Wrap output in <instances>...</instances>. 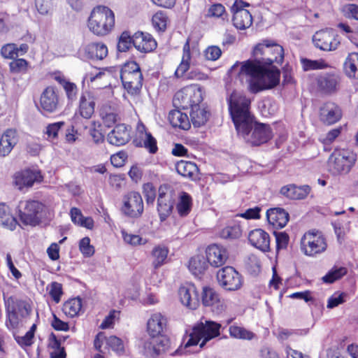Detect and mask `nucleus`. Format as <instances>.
Instances as JSON below:
<instances>
[{"instance_id": "f257e3e1", "label": "nucleus", "mask_w": 358, "mask_h": 358, "mask_svg": "<svg viewBox=\"0 0 358 358\" xmlns=\"http://www.w3.org/2000/svg\"><path fill=\"white\" fill-rule=\"evenodd\" d=\"M284 57L282 45L264 39L253 48L251 57L241 63L238 77L249 76L248 90L252 94L273 89L280 81V70L275 64L281 65Z\"/></svg>"}, {"instance_id": "f03ea898", "label": "nucleus", "mask_w": 358, "mask_h": 358, "mask_svg": "<svg viewBox=\"0 0 358 358\" xmlns=\"http://www.w3.org/2000/svg\"><path fill=\"white\" fill-rule=\"evenodd\" d=\"M229 112L237 132L248 136L252 128L254 115L250 111L251 100L246 95L234 91L227 99Z\"/></svg>"}, {"instance_id": "7ed1b4c3", "label": "nucleus", "mask_w": 358, "mask_h": 358, "mask_svg": "<svg viewBox=\"0 0 358 358\" xmlns=\"http://www.w3.org/2000/svg\"><path fill=\"white\" fill-rule=\"evenodd\" d=\"M115 15L108 6L99 5L91 11L87 20L89 30L95 36L103 37L114 29Z\"/></svg>"}, {"instance_id": "20e7f679", "label": "nucleus", "mask_w": 358, "mask_h": 358, "mask_svg": "<svg viewBox=\"0 0 358 358\" xmlns=\"http://www.w3.org/2000/svg\"><path fill=\"white\" fill-rule=\"evenodd\" d=\"M221 327L220 323L212 320L197 322L193 326L185 347L196 346L199 344L200 348H203L209 341L220 335Z\"/></svg>"}, {"instance_id": "39448f33", "label": "nucleus", "mask_w": 358, "mask_h": 358, "mask_svg": "<svg viewBox=\"0 0 358 358\" xmlns=\"http://www.w3.org/2000/svg\"><path fill=\"white\" fill-rule=\"evenodd\" d=\"M357 159V155L352 150L336 148L328 159L329 171L333 175L347 174L354 167Z\"/></svg>"}, {"instance_id": "423d86ee", "label": "nucleus", "mask_w": 358, "mask_h": 358, "mask_svg": "<svg viewBox=\"0 0 358 358\" xmlns=\"http://www.w3.org/2000/svg\"><path fill=\"white\" fill-rule=\"evenodd\" d=\"M47 207L43 202L27 199L21 201L17 206L18 216L24 225L36 227L41 224L46 215Z\"/></svg>"}, {"instance_id": "0eeeda50", "label": "nucleus", "mask_w": 358, "mask_h": 358, "mask_svg": "<svg viewBox=\"0 0 358 358\" xmlns=\"http://www.w3.org/2000/svg\"><path fill=\"white\" fill-rule=\"evenodd\" d=\"M6 327L8 329H17L22 320L28 317L31 312L30 304L25 300L10 296L5 301Z\"/></svg>"}, {"instance_id": "6e6552de", "label": "nucleus", "mask_w": 358, "mask_h": 358, "mask_svg": "<svg viewBox=\"0 0 358 358\" xmlns=\"http://www.w3.org/2000/svg\"><path fill=\"white\" fill-rule=\"evenodd\" d=\"M120 79L124 88L131 96L141 94L143 76L139 64L135 61L126 62L120 71Z\"/></svg>"}, {"instance_id": "1a4fd4ad", "label": "nucleus", "mask_w": 358, "mask_h": 358, "mask_svg": "<svg viewBox=\"0 0 358 358\" xmlns=\"http://www.w3.org/2000/svg\"><path fill=\"white\" fill-rule=\"evenodd\" d=\"M341 83L339 73L335 71L320 72L314 76L312 87L317 94L330 96L339 92Z\"/></svg>"}, {"instance_id": "9d476101", "label": "nucleus", "mask_w": 358, "mask_h": 358, "mask_svg": "<svg viewBox=\"0 0 358 358\" xmlns=\"http://www.w3.org/2000/svg\"><path fill=\"white\" fill-rule=\"evenodd\" d=\"M327 248V239L319 230H308L301 238L300 250L306 256L315 257L323 253Z\"/></svg>"}, {"instance_id": "9b49d317", "label": "nucleus", "mask_w": 358, "mask_h": 358, "mask_svg": "<svg viewBox=\"0 0 358 358\" xmlns=\"http://www.w3.org/2000/svg\"><path fill=\"white\" fill-rule=\"evenodd\" d=\"M203 99L201 87L197 85H190L176 93L173 97V104L176 107L183 110L192 109L200 106Z\"/></svg>"}, {"instance_id": "f8f14e48", "label": "nucleus", "mask_w": 358, "mask_h": 358, "mask_svg": "<svg viewBox=\"0 0 358 358\" xmlns=\"http://www.w3.org/2000/svg\"><path fill=\"white\" fill-rule=\"evenodd\" d=\"M120 210L127 217L140 218L144 213V202L141 193L136 190H130L123 194Z\"/></svg>"}, {"instance_id": "ddd939ff", "label": "nucleus", "mask_w": 358, "mask_h": 358, "mask_svg": "<svg viewBox=\"0 0 358 358\" xmlns=\"http://www.w3.org/2000/svg\"><path fill=\"white\" fill-rule=\"evenodd\" d=\"M217 280L221 287L230 292L239 290L244 282L243 275L230 266H224L217 271Z\"/></svg>"}, {"instance_id": "4468645a", "label": "nucleus", "mask_w": 358, "mask_h": 358, "mask_svg": "<svg viewBox=\"0 0 358 358\" xmlns=\"http://www.w3.org/2000/svg\"><path fill=\"white\" fill-rule=\"evenodd\" d=\"M342 117V108L333 101H326L319 108L318 119L324 126H332L340 122Z\"/></svg>"}, {"instance_id": "2eb2a0df", "label": "nucleus", "mask_w": 358, "mask_h": 358, "mask_svg": "<svg viewBox=\"0 0 358 358\" xmlns=\"http://www.w3.org/2000/svg\"><path fill=\"white\" fill-rule=\"evenodd\" d=\"M174 205L173 191L166 184L158 188L157 211L161 221L166 220L172 213Z\"/></svg>"}, {"instance_id": "dca6fc26", "label": "nucleus", "mask_w": 358, "mask_h": 358, "mask_svg": "<svg viewBox=\"0 0 358 358\" xmlns=\"http://www.w3.org/2000/svg\"><path fill=\"white\" fill-rule=\"evenodd\" d=\"M250 3L243 0H235L231 10L233 13L232 22L234 26L239 30H245L252 24V16L245 7H249Z\"/></svg>"}, {"instance_id": "f3484780", "label": "nucleus", "mask_w": 358, "mask_h": 358, "mask_svg": "<svg viewBox=\"0 0 358 358\" xmlns=\"http://www.w3.org/2000/svg\"><path fill=\"white\" fill-rule=\"evenodd\" d=\"M314 45L323 51H334L341 44V40L338 34L332 29H321L315 32L313 36Z\"/></svg>"}, {"instance_id": "a211bd4d", "label": "nucleus", "mask_w": 358, "mask_h": 358, "mask_svg": "<svg viewBox=\"0 0 358 358\" xmlns=\"http://www.w3.org/2000/svg\"><path fill=\"white\" fill-rule=\"evenodd\" d=\"M39 104L41 109L46 114L57 112L61 106L60 97L58 90L55 86H48L42 92Z\"/></svg>"}, {"instance_id": "6ab92c4d", "label": "nucleus", "mask_w": 358, "mask_h": 358, "mask_svg": "<svg viewBox=\"0 0 358 358\" xmlns=\"http://www.w3.org/2000/svg\"><path fill=\"white\" fill-rule=\"evenodd\" d=\"M178 296L180 303L189 309L196 310L199 306L200 294L194 283L181 284L178 290Z\"/></svg>"}, {"instance_id": "aec40b11", "label": "nucleus", "mask_w": 358, "mask_h": 358, "mask_svg": "<svg viewBox=\"0 0 358 358\" xmlns=\"http://www.w3.org/2000/svg\"><path fill=\"white\" fill-rule=\"evenodd\" d=\"M43 180V176L40 171L27 169L18 171L13 176V184L18 189L31 187L35 182L40 183Z\"/></svg>"}, {"instance_id": "412c9836", "label": "nucleus", "mask_w": 358, "mask_h": 358, "mask_svg": "<svg viewBox=\"0 0 358 358\" xmlns=\"http://www.w3.org/2000/svg\"><path fill=\"white\" fill-rule=\"evenodd\" d=\"M251 135L248 141L252 146H259L269 141L273 137V130L268 124L253 122Z\"/></svg>"}, {"instance_id": "4be33fe9", "label": "nucleus", "mask_w": 358, "mask_h": 358, "mask_svg": "<svg viewBox=\"0 0 358 358\" xmlns=\"http://www.w3.org/2000/svg\"><path fill=\"white\" fill-rule=\"evenodd\" d=\"M134 141L136 146L145 148L150 154H155L158 151L157 140L142 122L137 125V134Z\"/></svg>"}, {"instance_id": "5701e85b", "label": "nucleus", "mask_w": 358, "mask_h": 358, "mask_svg": "<svg viewBox=\"0 0 358 358\" xmlns=\"http://www.w3.org/2000/svg\"><path fill=\"white\" fill-rule=\"evenodd\" d=\"M97 99L98 96L94 92L90 91L82 92L79 99L77 113L84 119H90L94 113Z\"/></svg>"}, {"instance_id": "b1692460", "label": "nucleus", "mask_w": 358, "mask_h": 358, "mask_svg": "<svg viewBox=\"0 0 358 358\" xmlns=\"http://www.w3.org/2000/svg\"><path fill=\"white\" fill-rule=\"evenodd\" d=\"M206 259L208 264L215 268L223 266L229 258V253L223 245L213 243L206 250Z\"/></svg>"}, {"instance_id": "393cba45", "label": "nucleus", "mask_w": 358, "mask_h": 358, "mask_svg": "<svg viewBox=\"0 0 358 358\" xmlns=\"http://www.w3.org/2000/svg\"><path fill=\"white\" fill-rule=\"evenodd\" d=\"M248 241L251 245L263 252L271 251V237L268 233L262 229H255L249 232Z\"/></svg>"}, {"instance_id": "a878e982", "label": "nucleus", "mask_w": 358, "mask_h": 358, "mask_svg": "<svg viewBox=\"0 0 358 358\" xmlns=\"http://www.w3.org/2000/svg\"><path fill=\"white\" fill-rule=\"evenodd\" d=\"M134 47L141 53H150L156 50L157 43L149 33L138 31L134 33Z\"/></svg>"}, {"instance_id": "bb28decb", "label": "nucleus", "mask_w": 358, "mask_h": 358, "mask_svg": "<svg viewBox=\"0 0 358 358\" xmlns=\"http://www.w3.org/2000/svg\"><path fill=\"white\" fill-rule=\"evenodd\" d=\"M201 301L204 306H210L213 312L220 313L225 310L226 306L220 299V294L213 288L204 287L201 294Z\"/></svg>"}, {"instance_id": "cd10ccee", "label": "nucleus", "mask_w": 358, "mask_h": 358, "mask_svg": "<svg viewBox=\"0 0 358 358\" xmlns=\"http://www.w3.org/2000/svg\"><path fill=\"white\" fill-rule=\"evenodd\" d=\"M50 76L62 87L69 101L73 102L76 99L78 88L76 83L66 79L59 71L50 73Z\"/></svg>"}, {"instance_id": "c85d7f7f", "label": "nucleus", "mask_w": 358, "mask_h": 358, "mask_svg": "<svg viewBox=\"0 0 358 358\" xmlns=\"http://www.w3.org/2000/svg\"><path fill=\"white\" fill-rule=\"evenodd\" d=\"M131 138L130 127L124 124H118L108 134V141L115 146H122L127 143Z\"/></svg>"}, {"instance_id": "c756f323", "label": "nucleus", "mask_w": 358, "mask_h": 358, "mask_svg": "<svg viewBox=\"0 0 358 358\" xmlns=\"http://www.w3.org/2000/svg\"><path fill=\"white\" fill-rule=\"evenodd\" d=\"M266 219L274 229L285 227L289 220V214L284 208H273L267 210Z\"/></svg>"}, {"instance_id": "7c9ffc66", "label": "nucleus", "mask_w": 358, "mask_h": 358, "mask_svg": "<svg viewBox=\"0 0 358 358\" xmlns=\"http://www.w3.org/2000/svg\"><path fill=\"white\" fill-rule=\"evenodd\" d=\"M18 142L17 131L15 129H7L0 138V156H8Z\"/></svg>"}, {"instance_id": "2f4dec72", "label": "nucleus", "mask_w": 358, "mask_h": 358, "mask_svg": "<svg viewBox=\"0 0 358 358\" xmlns=\"http://www.w3.org/2000/svg\"><path fill=\"white\" fill-rule=\"evenodd\" d=\"M99 114L103 124L108 128L115 125L120 119L117 106L110 102L101 105L99 110Z\"/></svg>"}, {"instance_id": "473e14b6", "label": "nucleus", "mask_w": 358, "mask_h": 358, "mask_svg": "<svg viewBox=\"0 0 358 358\" xmlns=\"http://www.w3.org/2000/svg\"><path fill=\"white\" fill-rule=\"evenodd\" d=\"M310 187L308 185L297 186L294 184H289L282 186L280 193L285 197L292 200L303 199L310 194Z\"/></svg>"}, {"instance_id": "72a5a7b5", "label": "nucleus", "mask_w": 358, "mask_h": 358, "mask_svg": "<svg viewBox=\"0 0 358 358\" xmlns=\"http://www.w3.org/2000/svg\"><path fill=\"white\" fill-rule=\"evenodd\" d=\"M176 169L178 174L191 180H199V169L196 163L180 160L176 164Z\"/></svg>"}, {"instance_id": "f704fd0d", "label": "nucleus", "mask_w": 358, "mask_h": 358, "mask_svg": "<svg viewBox=\"0 0 358 358\" xmlns=\"http://www.w3.org/2000/svg\"><path fill=\"white\" fill-rule=\"evenodd\" d=\"M85 55L92 60H103L108 55L107 45L103 42H92L84 48Z\"/></svg>"}, {"instance_id": "c9c22d12", "label": "nucleus", "mask_w": 358, "mask_h": 358, "mask_svg": "<svg viewBox=\"0 0 358 358\" xmlns=\"http://www.w3.org/2000/svg\"><path fill=\"white\" fill-rule=\"evenodd\" d=\"M166 324L167 320L164 315L159 313H154L148 321V332L152 337L160 336L166 329Z\"/></svg>"}, {"instance_id": "e433bc0d", "label": "nucleus", "mask_w": 358, "mask_h": 358, "mask_svg": "<svg viewBox=\"0 0 358 358\" xmlns=\"http://www.w3.org/2000/svg\"><path fill=\"white\" fill-rule=\"evenodd\" d=\"M192 59L190 41L187 39L182 47V56L181 61L174 72V76L176 78H182L190 68V62Z\"/></svg>"}, {"instance_id": "4c0bfd02", "label": "nucleus", "mask_w": 358, "mask_h": 358, "mask_svg": "<svg viewBox=\"0 0 358 358\" xmlns=\"http://www.w3.org/2000/svg\"><path fill=\"white\" fill-rule=\"evenodd\" d=\"M169 253V248L162 244L157 245L152 248L150 256L154 269L157 270L166 264Z\"/></svg>"}, {"instance_id": "58836bf2", "label": "nucleus", "mask_w": 358, "mask_h": 358, "mask_svg": "<svg viewBox=\"0 0 358 358\" xmlns=\"http://www.w3.org/2000/svg\"><path fill=\"white\" fill-rule=\"evenodd\" d=\"M169 121L174 128L182 130H189L191 127V122L188 115L180 110H172L169 113Z\"/></svg>"}, {"instance_id": "ea45409f", "label": "nucleus", "mask_w": 358, "mask_h": 358, "mask_svg": "<svg viewBox=\"0 0 358 358\" xmlns=\"http://www.w3.org/2000/svg\"><path fill=\"white\" fill-rule=\"evenodd\" d=\"M0 225L13 231L17 225L15 217L12 214L9 206L3 202L0 203Z\"/></svg>"}, {"instance_id": "a19ab883", "label": "nucleus", "mask_w": 358, "mask_h": 358, "mask_svg": "<svg viewBox=\"0 0 358 358\" xmlns=\"http://www.w3.org/2000/svg\"><path fill=\"white\" fill-rule=\"evenodd\" d=\"M193 201L191 195L186 192H181L176 203V210L181 217H187L192 211Z\"/></svg>"}, {"instance_id": "79ce46f5", "label": "nucleus", "mask_w": 358, "mask_h": 358, "mask_svg": "<svg viewBox=\"0 0 358 358\" xmlns=\"http://www.w3.org/2000/svg\"><path fill=\"white\" fill-rule=\"evenodd\" d=\"M63 313L69 317H77L83 311V301L79 296L70 299L62 306Z\"/></svg>"}, {"instance_id": "37998d69", "label": "nucleus", "mask_w": 358, "mask_h": 358, "mask_svg": "<svg viewBox=\"0 0 358 358\" xmlns=\"http://www.w3.org/2000/svg\"><path fill=\"white\" fill-rule=\"evenodd\" d=\"M242 232L241 225L236 222H231L220 230L218 236L222 239L235 240L241 237Z\"/></svg>"}, {"instance_id": "c03bdc74", "label": "nucleus", "mask_w": 358, "mask_h": 358, "mask_svg": "<svg viewBox=\"0 0 358 358\" xmlns=\"http://www.w3.org/2000/svg\"><path fill=\"white\" fill-rule=\"evenodd\" d=\"M210 112L201 105L191 109V122L194 127L204 125L208 120Z\"/></svg>"}, {"instance_id": "a18cd8bd", "label": "nucleus", "mask_w": 358, "mask_h": 358, "mask_svg": "<svg viewBox=\"0 0 358 358\" xmlns=\"http://www.w3.org/2000/svg\"><path fill=\"white\" fill-rule=\"evenodd\" d=\"M344 71L349 78L358 79V53H350L343 64Z\"/></svg>"}, {"instance_id": "49530a36", "label": "nucleus", "mask_w": 358, "mask_h": 358, "mask_svg": "<svg viewBox=\"0 0 358 358\" xmlns=\"http://www.w3.org/2000/svg\"><path fill=\"white\" fill-rule=\"evenodd\" d=\"M48 347L52 350L50 352V358H66L65 349L62 346L61 341L54 333H51L49 336Z\"/></svg>"}, {"instance_id": "de8ad7c7", "label": "nucleus", "mask_w": 358, "mask_h": 358, "mask_svg": "<svg viewBox=\"0 0 358 358\" xmlns=\"http://www.w3.org/2000/svg\"><path fill=\"white\" fill-rule=\"evenodd\" d=\"M229 336L235 339L251 341L255 337V334L242 326L234 324L229 327Z\"/></svg>"}, {"instance_id": "09e8293b", "label": "nucleus", "mask_w": 358, "mask_h": 358, "mask_svg": "<svg viewBox=\"0 0 358 358\" xmlns=\"http://www.w3.org/2000/svg\"><path fill=\"white\" fill-rule=\"evenodd\" d=\"M188 268L194 275H199L206 271L208 264L203 256L197 255L189 260Z\"/></svg>"}, {"instance_id": "8fccbe9b", "label": "nucleus", "mask_w": 358, "mask_h": 358, "mask_svg": "<svg viewBox=\"0 0 358 358\" xmlns=\"http://www.w3.org/2000/svg\"><path fill=\"white\" fill-rule=\"evenodd\" d=\"M134 34L131 36L130 31H124L118 38L117 49L119 52H126L134 45Z\"/></svg>"}, {"instance_id": "3c124183", "label": "nucleus", "mask_w": 358, "mask_h": 358, "mask_svg": "<svg viewBox=\"0 0 358 358\" xmlns=\"http://www.w3.org/2000/svg\"><path fill=\"white\" fill-rule=\"evenodd\" d=\"M348 273L346 267L334 266L329 272L322 277V281L325 283L331 284L341 279Z\"/></svg>"}, {"instance_id": "603ef678", "label": "nucleus", "mask_w": 358, "mask_h": 358, "mask_svg": "<svg viewBox=\"0 0 358 358\" xmlns=\"http://www.w3.org/2000/svg\"><path fill=\"white\" fill-rule=\"evenodd\" d=\"M301 64L304 71L321 70L329 67L328 63L324 59L312 60L308 58H301Z\"/></svg>"}, {"instance_id": "864d4df0", "label": "nucleus", "mask_w": 358, "mask_h": 358, "mask_svg": "<svg viewBox=\"0 0 358 358\" xmlns=\"http://www.w3.org/2000/svg\"><path fill=\"white\" fill-rule=\"evenodd\" d=\"M168 22L167 15L162 10L157 11L152 15V24L157 31L164 32L166 29Z\"/></svg>"}, {"instance_id": "5fc2aeb1", "label": "nucleus", "mask_w": 358, "mask_h": 358, "mask_svg": "<svg viewBox=\"0 0 358 358\" xmlns=\"http://www.w3.org/2000/svg\"><path fill=\"white\" fill-rule=\"evenodd\" d=\"M8 66L11 73L24 74L28 71L29 64L25 59L17 57L9 63Z\"/></svg>"}, {"instance_id": "6e6d98bb", "label": "nucleus", "mask_w": 358, "mask_h": 358, "mask_svg": "<svg viewBox=\"0 0 358 358\" xmlns=\"http://www.w3.org/2000/svg\"><path fill=\"white\" fill-rule=\"evenodd\" d=\"M206 15L208 17L218 18L223 21L227 20L229 16L225 7L220 3L212 4L208 9Z\"/></svg>"}, {"instance_id": "4d7b16f0", "label": "nucleus", "mask_w": 358, "mask_h": 358, "mask_svg": "<svg viewBox=\"0 0 358 358\" xmlns=\"http://www.w3.org/2000/svg\"><path fill=\"white\" fill-rule=\"evenodd\" d=\"M121 234L123 241L131 246L135 247L138 245H145L148 243L147 239L143 238L139 235L129 234L124 230H122Z\"/></svg>"}, {"instance_id": "13d9d810", "label": "nucleus", "mask_w": 358, "mask_h": 358, "mask_svg": "<svg viewBox=\"0 0 358 358\" xmlns=\"http://www.w3.org/2000/svg\"><path fill=\"white\" fill-rule=\"evenodd\" d=\"M106 345L118 355H122L124 352L123 341L116 336L107 337Z\"/></svg>"}, {"instance_id": "bf43d9fd", "label": "nucleus", "mask_w": 358, "mask_h": 358, "mask_svg": "<svg viewBox=\"0 0 358 358\" xmlns=\"http://www.w3.org/2000/svg\"><path fill=\"white\" fill-rule=\"evenodd\" d=\"M79 250L85 257H90L95 252L94 247L90 244V238L85 236L79 241Z\"/></svg>"}, {"instance_id": "052dcab7", "label": "nucleus", "mask_w": 358, "mask_h": 358, "mask_svg": "<svg viewBox=\"0 0 358 358\" xmlns=\"http://www.w3.org/2000/svg\"><path fill=\"white\" fill-rule=\"evenodd\" d=\"M0 53L4 59H14L18 57L17 45L13 43H6L1 47Z\"/></svg>"}, {"instance_id": "680f3d73", "label": "nucleus", "mask_w": 358, "mask_h": 358, "mask_svg": "<svg viewBox=\"0 0 358 358\" xmlns=\"http://www.w3.org/2000/svg\"><path fill=\"white\" fill-rule=\"evenodd\" d=\"M143 194L145 196L146 203L153 204L156 199V189L152 182L144 183L142 186Z\"/></svg>"}, {"instance_id": "e2e57ef3", "label": "nucleus", "mask_w": 358, "mask_h": 358, "mask_svg": "<svg viewBox=\"0 0 358 358\" xmlns=\"http://www.w3.org/2000/svg\"><path fill=\"white\" fill-rule=\"evenodd\" d=\"M273 235L275 238L276 251L287 249L289 242V235L285 231H274Z\"/></svg>"}, {"instance_id": "0e129e2a", "label": "nucleus", "mask_w": 358, "mask_h": 358, "mask_svg": "<svg viewBox=\"0 0 358 358\" xmlns=\"http://www.w3.org/2000/svg\"><path fill=\"white\" fill-rule=\"evenodd\" d=\"M347 294L343 292H336L331 295L327 301V308H334L345 302Z\"/></svg>"}, {"instance_id": "69168bd1", "label": "nucleus", "mask_w": 358, "mask_h": 358, "mask_svg": "<svg viewBox=\"0 0 358 358\" xmlns=\"http://www.w3.org/2000/svg\"><path fill=\"white\" fill-rule=\"evenodd\" d=\"M49 286V295L56 303H58L63 294L62 285L58 282H52Z\"/></svg>"}, {"instance_id": "338daca9", "label": "nucleus", "mask_w": 358, "mask_h": 358, "mask_svg": "<svg viewBox=\"0 0 358 358\" xmlns=\"http://www.w3.org/2000/svg\"><path fill=\"white\" fill-rule=\"evenodd\" d=\"M343 130L341 126L329 130L324 138L320 142L324 145H330L341 135Z\"/></svg>"}, {"instance_id": "774afa93", "label": "nucleus", "mask_w": 358, "mask_h": 358, "mask_svg": "<svg viewBox=\"0 0 358 358\" xmlns=\"http://www.w3.org/2000/svg\"><path fill=\"white\" fill-rule=\"evenodd\" d=\"M342 11L346 18L358 20V5L354 3L346 4L343 6Z\"/></svg>"}]
</instances>
